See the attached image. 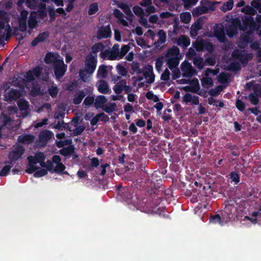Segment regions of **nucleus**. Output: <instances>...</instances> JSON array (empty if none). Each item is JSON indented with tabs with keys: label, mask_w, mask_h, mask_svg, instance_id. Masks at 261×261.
Returning <instances> with one entry per match:
<instances>
[{
	"label": "nucleus",
	"mask_w": 261,
	"mask_h": 261,
	"mask_svg": "<svg viewBox=\"0 0 261 261\" xmlns=\"http://www.w3.org/2000/svg\"><path fill=\"white\" fill-rule=\"evenodd\" d=\"M97 62V55H93L91 53L87 55L85 60V68L79 71L80 77L83 81L86 82L87 74H92L94 72Z\"/></svg>",
	"instance_id": "obj_1"
},
{
	"label": "nucleus",
	"mask_w": 261,
	"mask_h": 261,
	"mask_svg": "<svg viewBox=\"0 0 261 261\" xmlns=\"http://www.w3.org/2000/svg\"><path fill=\"white\" fill-rule=\"evenodd\" d=\"M234 201H228L221 212V216L224 222L234 220L237 216V208L234 206Z\"/></svg>",
	"instance_id": "obj_2"
},
{
	"label": "nucleus",
	"mask_w": 261,
	"mask_h": 261,
	"mask_svg": "<svg viewBox=\"0 0 261 261\" xmlns=\"http://www.w3.org/2000/svg\"><path fill=\"white\" fill-rule=\"evenodd\" d=\"M54 72L57 80H60L65 74L67 65L65 64L63 60H58L53 65Z\"/></svg>",
	"instance_id": "obj_3"
},
{
	"label": "nucleus",
	"mask_w": 261,
	"mask_h": 261,
	"mask_svg": "<svg viewBox=\"0 0 261 261\" xmlns=\"http://www.w3.org/2000/svg\"><path fill=\"white\" fill-rule=\"evenodd\" d=\"M242 27L240 30L243 31H246L248 28L251 31L258 30L260 28L259 24H256L252 16H246L242 18Z\"/></svg>",
	"instance_id": "obj_4"
},
{
	"label": "nucleus",
	"mask_w": 261,
	"mask_h": 261,
	"mask_svg": "<svg viewBox=\"0 0 261 261\" xmlns=\"http://www.w3.org/2000/svg\"><path fill=\"white\" fill-rule=\"evenodd\" d=\"M25 149L23 146H17L13 150L10 151L8 154V161L4 162L5 164H11L12 162L20 159L24 152Z\"/></svg>",
	"instance_id": "obj_5"
},
{
	"label": "nucleus",
	"mask_w": 261,
	"mask_h": 261,
	"mask_svg": "<svg viewBox=\"0 0 261 261\" xmlns=\"http://www.w3.org/2000/svg\"><path fill=\"white\" fill-rule=\"evenodd\" d=\"M244 53V50L236 49L232 53L231 57L234 59L239 60L243 65H246L248 64L249 60L252 58V55L251 54L244 55L243 54Z\"/></svg>",
	"instance_id": "obj_6"
},
{
	"label": "nucleus",
	"mask_w": 261,
	"mask_h": 261,
	"mask_svg": "<svg viewBox=\"0 0 261 261\" xmlns=\"http://www.w3.org/2000/svg\"><path fill=\"white\" fill-rule=\"evenodd\" d=\"M21 96V92L20 91L12 88L4 94V100L6 101L12 102L18 99Z\"/></svg>",
	"instance_id": "obj_7"
},
{
	"label": "nucleus",
	"mask_w": 261,
	"mask_h": 261,
	"mask_svg": "<svg viewBox=\"0 0 261 261\" xmlns=\"http://www.w3.org/2000/svg\"><path fill=\"white\" fill-rule=\"evenodd\" d=\"M214 33V36L217 38L219 42L224 43L226 41L225 30L222 25H221L220 27L216 26L215 27Z\"/></svg>",
	"instance_id": "obj_8"
},
{
	"label": "nucleus",
	"mask_w": 261,
	"mask_h": 261,
	"mask_svg": "<svg viewBox=\"0 0 261 261\" xmlns=\"http://www.w3.org/2000/svg\"><path fill=\"white\" fill-rule=\"evenodd\" d=\"M53 137V133L49 130L45 129L40 132L38 138L41 143L46 144Z\"/></svg>",
	"instance_id": "obj_9"
},
{
	"label": "nucleus",
	"mask_w": 261,
	"mask_h": 261,
	"mask_svg": "<svg viewBox=\"0 0 261 261\" xmlns=\"http://www.w3.org/2000/svg\"><path fill=\"white\" fill-rule=\"evenodd\" d=\"M112 32L110 25L101 27L97 32V37L99 39L108 38L111 36Z\"/></svg>",
	"instance_id": "obj_10"
},
{
	"label": "nucleus",
	"mask_w": 261,
	"mask_h": 261,
	"mask_svg": "<svg viewBox=\"0 0 261 261\" xmlns=\"http://www.w3.org/2000/svg\"><path fill=\"white\" fill-rule=\"evenodd\" d=\"M115 3L118 8L121 9L123 11L129 16L127 17V19L129 21H132L133 14L128 6L127 4L123 3L119 1H115Z\"/></svg>",
	"instance_id": "obj_11"
},
{
	"label": "nucleus",
	"mask_w": 261,
	"mask_h": 261,
	"mask_svg": "<svg viewBox=\"0 0 261 261\" xmlns=\"http://www.w3.org/2000/svg\"><path fill=\"white\" fill-rule=\"evenodd\" d=\"M144 76L147 78L149 77L147 83L151 84L154 82L155 76L153 72V67L150 65H148L145 70H143Z\"/></svg>",
	"instance_id": "obj_12"
},
{
	"label": "nucleus",
	"mask_w": 261,
	"mask_h": 261,
	"mask_svg": "<svg viewBox=\"0 0 261 261\" xmlns=\"http://www.w3.org/2000/svg\"><path fill=\"white\" fill-rule=\"evenodd\" d=\"M49 37V33L48 32H44L40 33L35 39L31 42L32 46H36L39 43L43 42Z\"/></svg>",
	"instance_id": "obj_13"
},
{
	"label": "nucleus",
	"mask_w": 261,
	"mask_h": 261,
	"mask_svg": "<svg viewBox=\"0 0 261 261\" xmlns=\"http://www.w3.org/2000/svg\"><path fill=\"white\" fill-rule=\"evenodd\" d=\"M96 86L98 91L102 94H107L110 91L108 84L105 80H101L99 81L98 83L96 84Z\"/></svg>",
	"instance_id": "obj_14"
},
{
	"label": "nucleus",
	"mask_w": 261,
	"mask_h": 261,
	"mask_svg": "<svg viewBox=\"0 0 261 261\" xmlns=\"http://www.w3.org/2000/svg\"><path fill=\"white\" fill-rule=\"evenodd\" d=\"M72 121L74 122V126L75 127V129H72L73 135L74 136H78L82 134L84 131L85 127L84 125H78L79 124V118L77 117L74 118L72 119Z\"/></svg>",
	"instance_id": "obj_15"
},
{
	"label": "nucleus",
	"mask_w": 261,
	"mask_h": 261,
	"mask_svg": "<svg viewBox=\"0 0 261 261\" xmlns=\"http://www.w3.org/2000/svg\"><path fill=\"white\" fill-rule=\"evenodd\" d=\"M17 140L19 143L29 144L34 141V136L31 134L21 135L18 136Z\"/></svg>",
	"instance_id": "obj_16"
},
{
	"label": "nucleus",
	"mask_w": 261,
	"mask_h": 261,
	"mask_svg": "<svg viewBox=\"0 0 261 261\" xmlns=\"http://www.w3.org/2000/svg\"><path fill=\"white\" fill-rule=\"evenodd\" d=\"M159 202H156L155 204L151 205L149 203L147 202L145 204V206L143 208V212L148 214L158 213V212L161 209V207L158 208V206Z\"/></svg>",
	"instance_id": "obj_17"
},
{
	"label": "nucleus",
	"mask_w": 261,
	"mask_h": 261,
	"mask_svg": "<svg viewBox=\"0 0 261 261\" xmlns=\"http://www.w3.org/2000/svg\"><path fill=\"white\" fill-rule=\"evenodd\" d=\"M202 29L201 24L198 21L195 22L191 27L190 32V36L192 38L196 37L198 34V31Z\"/></svg>",
	"instance_id": "obj_18"
},
{
	"label": "nucleus",
	"mask_w": 261,
	"mask_h": 261,
	"mask_svg": "<svg viewBox=\"0 0 261 261\" xmlns=\"http://www.w3.org/2000/svg\"><path fill=\"white\" fill-rule=\"evenodd\" d=\"M107 101V99L105 96L101 95L97 96L94 103V107L96 109L101 108L102 109Z\"/></svg>",
	"instance_id": "obj_19"
},
{
	"label": "nucleus",
	"mask_w": 261,
	"mask_h": 261,
	"mask_svg": "<svg viewBox=\"0 0 261 261\" xmlns=\"http://www.w3.org/2000/svg\"><path fill=\"white\" fill-rule=\"evenodd\" d=\"M110 56L108 57V60H115L119 56V45L115 44L113 46L111 50H109Z\"/></svg>",
	"instance_id": "obj_20"
},
{
	"label": "nucleus",
	"mask_w": 261,
	"mask_h": 261,
	"mask_svg": "<svg viewBox=\"0 0 261 261\" xmlns=\"http://www.w3.org/2000/svg\"><path fill=\"white\" fill-rule=\"evenodd\" d=\"M159 39L155 41L154 45L155 47H159L160 44L164 43L166 41V34L163 30H160L158 32Z\"/></svg>",
	"instance_id": "obj_21"
},
{
	"label": "nucleus",
	"mask_w": 261,
	"mask_h": 261,
	"mask_svg": "<svg viewBox=\"0 0 261 261\" xmlns=\"http://www.w3.org/2000/svg\"><path fill=\"white\" fill-rule=\"evenodd\" d=\"M177 43L179 46L186 48L190 44V39L187 36L181 35L177 40Z\"/></svg>",
	"instance_id": "obj_22"
},
{
	"label": "nucleus",
	"mask_w": 261,
	"mask_h": 261,
	"mask_svg": "<svg viewBox=\"0 0 261 261\" xmlns=\"http://www.w3.org/2000/svg\"><path fill=\"white\" fill-rule=\"evenodd\" d=\"M75 147L73 145H70L68 147H63L59 150L60 154L64 156L71 155L74 152Z\"/></svg>",
	"instance_id": "obj_23"
},
{
	"label": "nucleus",
	"mask_w": 261,
	"mask_h": 261,
	"mask_svg": "<svg viewBox=\"0 0 261 261\" xmlns=\"http://www.w3.org/2000/svg\"><path fill=\"white\" fill-rule=\"evenodd\" d=\"M125 83H126V80H121L114 86L113 90L116 94L119 95L122 93L125 86Z\"/></svg>",
	"instance_id": "obj_24"
},
{
	"label": "nucleus",
	"mask_w": 261,
	"mask_h": 261,
	"mask_svg": "<svg viewBox=\"0 0 261 261\" xmlns=\"http://www.w3.org/2000/svg\"><path fill=\"white\" fill-rule=\"evenodd\" d=\"M47 13L46 5L45 4H40L37 12L38 17L41 19H44L47 16Z\"/></svg>",
	"instance_id": "obj_25"
},
{
	"label": "nucleus",
	"mask_w": 261,
	"mask_h": 261,
	"mask_svg": "<svg viewBox=\"0 0 261 261\" xmlns=\"http://www.w3.org/2000/svg\"><path fill=\"white\" fill-rule=\"evenodd\" d=\"M86 93L83 90L79 91L78 93L74 95L72 102L75 105L80 104L85 97Z\"/></svg>",
	"instance_id": "obj_26"
},
{
	"label": "nucleus",
	"mask_w": 261,
	"mask_h": 261,
	"mask_svg": "<svg viewBox=\"0 0 261 261\" xmlns=\"http://www.w3.org/2000/svg\"><path fill=\"white\" fill-rule=\"evenodd\" d=\"M207 12V9L206 8L200 5L193 9L192 14L194 17H198Z\"/></svg>",
	"instance_id": "obj_27"
},
{
	"label": "nucleus",
	"mask_w": 261,
	"mask_h": 261,
	"mask_svg": "<svg viewBox=\"0 0 261 261\" xmlns=\"http://www.w3.org/2000/svg\"><path fill=\"white\" fill-rule=\"evenodd\" d=\"M3 116V121L0 126H2L4 128L5 126H11L12 125L14 120L8 115L4 113H2Z\"/></svg>",
	"instance_id": "obj_28"
},
{
	"label": "nucleus",
	"mask_w": 261,
	"mask_h": 261,
	"mask_svg": "<svg viewBox=\"0 0 261 261\" xmlns=\"http://www.w3.org/2000/svg\"><path fill=\"white\" fill-rule=\"evenodd\" d=\"M59 59H57L56 56L54 55V53L51 52L47 53L44 58V61L46 64H49L55 63Z\"/></svg>",
	"instance_id": "obj_29"
},
{
	"label": "nucleus",
	"mask_w": 261,
	"mask_h": 261,
	"mask_svg": "<svg viewBox=\"0 0 261 261\" xmlns=\"http://www.w3.org/2000/svg\"><path fill=\"white\" fill-rule=\"evenodd\" d=\"M108 75L107 66L105 65H101L98 68L97 76L98 77L105 79Z\"/></svg>",
	"instance_id": "obj_30"
},
{
	"label": "nucleus",
	"mask_w": 261,
	"mask_h": 261,
	"mask_svg": "<svg viewBox=\"0 0 261 261\" xmlns=\"http://www.w3.org/2000/svg\"><path fill=\"white\" fill-rule=\"evenodd\" d=\"M65 166L62 163H60L57 164L56 167L54 169L53 171L59 175L61 174H68L67 171H64L65 169Z\"/></svg>",
	"instance_id": "obj_31"
},
{
	"label": "nucleus",
	"mask_w": 261,
	"mask_h": 261,
	"mask_svg": "<svg viewBox=\"0 0 261 261\" xmlns=\"http://www.w3.org/2000/svg\"><path fill=\"white\" fill-rule=\"evenodd\" d=\"M17 106L21 111H27L29 108V102L24 99H19L17 101Z\"/></svg>",
	"instance_id": "obj_32"
},
{
	"label": "nucleus",
	"mask_w": 261,
	"mask_h": 261,
	"mask_svg": "<svg viewBox=\"0 0 261 261\" xmlns=\"http://www.w3.org/2000/svg\"><path fill=\"white\" fill-rule=\"evenodd\" d=\"M200 4L201 6L207 9V12L208 10L214 11L215 9V3H212L210 0H201Z\"/></svg>",
	"instance_id": "obj_33"
},
{
	"label": "nucleus",
	"mask_w": 261,
	"mask_h": 261,
	"mask_svg": "<svg viewBox=\"0 0 261 261\" xmlns=\"http://www.w3.org/2000/svg\"><path fill=\"white\" fill-rule=\"evenodd\" d=\"M202 86L205 88H208L214 85L213 79L210 77H204L201 80Z\"/></svg>",
	"instance_id": "obj_34"
},
{
	"label": "nucleus",
	"mask_w": 261,
	"mask_h": 261,
	"mask_svg": "<svg viewBox=\"0 0 261 261\" xmlns=\"http://www.w3.org/2000/svg\"><path fill=\"white\" fill-rule=\"evenodd\" d=\"M13 86L17 87H21L24 84V80L18 75L14 76L12 80Z\"/></svg>",
	"instance_id": "obj_35"
},
{
	"label": "nucleus",
	"mask_w": 261,
	"mask_h": 261,
	"mask_svg": "<svg viewBox=\"0 0 261 261\" xmlns=\"http://www.w3.org/2000/svg\"><path fill=\"white\" fill-rule=\"evenodd\" d=\"M226 33L229 37H232L238 33V30L231 24L226 25Z\"/></svg>",
	"instance_id": "obj_36"
},
{
	"label": "nucleus",
	"mask_w": 261,
	"mask_h": 261,
	"mask_svg": "<svg viewBox=\"0 0 261 261\" xmlns=\"http://www.w3.org/2000/svg\"><path fill=\"white\" fill-rule=\"evenodd\" d=\"M105 46L101 42H98L94 44L91 47V54L97 55L98 52L103 49Z\"/></svg>",
	"instance_id": "obj_37"
},
{
	"label": "nucleus",
	"mask_w": 261,
	"mask_h": 261,
	"mask_svg": "<svg viewBox=\"0 0 261 261\" xmlns=\"http://www.w3.org/2000/svg\"><path fill=\"white\" fill-rule=\"evenodd\" d=\"M180 20L184 23H188L191 19V15L190 12H183L180 15Z\"/></svg>",
	"instance_id": "obj_38"
},
{
	"label": "nucleus",
	"mask_w": 261,
	"mask_h": 261,
	"mask_svg": "<svg viewBox=\"0 0 261 261\" xmlns=\"http://www.w3.org/2000/svg\"><path fill=\"white\" fill-rule=\"evenodd\" d=\"M223 90V87L221 85L216 86L214 89H211L208 91V94L211 96H218Z\"/></svg>",
	"instance_id": "obj_39"
},
{
	"label": "nucleus",
	"mask_w": 261,
	"mask_h": 261,
	"mask_svg": "<svg viewBox=\"0 0 261 261\" xmlns=\"http://www.w3.org/2000/svg\"><path fill=\"white\" fill-rule=\"evenodd\" d=\"M233 6V1L228 0L227 2L224 3L223 6L221 7V10L225 12L227 11L230 10L232 9Z\"/></svg>",
	"instance_id": "obj_40"
},
{
	"label": "nucleus",
	"mask_w": 261,
	"mask_h": 261,
	"mask_svg": "<svg viewBox=\"0 0 261 261\" xmlns=\"http://www.w3.org/2000/svg\"><path fill=\"white\" fill-rule=\"evenodd\" d=\"M193 62L194 65L198 69H202L204 66L203 59L201 57H194Z\"/></svg>",
	"instance_id": "obj_41"
},
{
	"label": "nucleus",
	"mask_w": 261,
	"mask_h": 261,
	"mask_svg": "<svg viewBox=\"0 0 261 261\" xmlns=\"http://www.w3.org/2000/svg\"><path fill=\"white\" fill-rule=\"evenodd\" d=\"M210 221L214 223H219L221 225H223V222H224L222 216L221 217L219 214L212 216L210 218Z\"/></svg>",
	"instance_id": "obj_42"
},
{
	"label": "nucleus",
	"mask_w": 261,
	"mask_h": 261,
	"mask_svg": "<svg viewBox=\"0 0 261 261\" xmlns=\"http://www.w3.org/2000/svg\"><path fill=\"white\" fill-rule=\"evenodd\" d=\"M116 104L115 102H111L109 106L105 105L102 109V110L106 113L110 114L116 109Z\"/></svg>",
	"instance_id": "obj_43"
},
{
	"label": "nucleus",
	"mask_w": 261,
	"mask_h": 261,
	"mask_svg": "<svg viewBox=\"0 0 261 261\" xmlns=\"http://www.w3.org/2000/svg\"><path fill=\"white\" fill-rule=\"evenodd\" d=\"M59 89L56 85H53L48 88V93L53 98H55L58 94Z\"/></svg>",
	"instance_id": "obj_44"
},
{
	"label": "nucleus",
	"mask_w": 261,
	"mask_h": 261,
	"mask_svg": "<svg viewBox=\"0 0 261 261\" xmlns=\"http://www.w3.org/2000/svg\"><path fill=\"white\" fill-rule=\"evenodd\" d=\"M200 88L198 80L197 79L193 80V83L190 88L191 92L196 94L198 92H199Z\"/></svg>",
	"instance_id": "obj_45"
},
{
	"label": "nucleus",
	"mask_w": 261,
	"mask_h": 261,
	"mask_svg": "<svg viewBox=\"0 0 261 261\" xmlns=\"http://www.w3.org/2000/svg\"><path fill=\"white\" fill-rule=\"evenodd\" d=\"M241 69L240 64L238 62H232L229 65V70L231 71H238Z\"/></svg>",
	"instance_id": "obj_46"
},
{
	"label": "nucleus",
	"mask_w": 261,
	"mask_h": 261,
	"mask_svg": "<svg viewBox=\"0 0 261 261\" xmlns=\"http://www.w3.org/2000/svg\"><path fill=\"white\" fill-rule=\"evenodd\" d=\"M179 62L178 60L175 58H172L168 61V67L172 70L174 68L176 67L178 65Z\"/></svg>",
	"instance_id": "obj_47"
},
{
	"label": "nucleus",
	"mask_w": 261,
	"mask_h": 261,
	"mask_svg": "<svg viewBox=\"0 0 261 261\" xmlns=\"http://www.w3.org/2000/svg\"><path fill=\"white\" fill-rule=\"evenodd\" d=\"M98 10V4L96 3L91 4L89 8L88 14L90 15L95 14Z\"/></svg>",
	"instance_id": "obj_48"
},
{
	"label": "nucleus",
	"mask_w": 261,
	"mask_h": 261,
	"mask_svg": "<svg viewBox=\"0 0 261 261\" xmlns=\"http://www.w3.org/2000/svg\"><path fill=\"white\" fill-rule=\"evenodd\" d=\"M202 47L210 53H212L215 49V46L210 42H202Z\"/></svg>",
	"instance_id": "obj_49"
},
{
	"label": "nucleus",
	"mask_w": 261,
	"mask_h": 261,
	"mask_svg": "<svg viewBox=\"0 0 261 261\" xmlns=\"http://www.w3.org/2000/svg\"><path fill=\"white\" fill-rule=\"evenodd\" d=\"M12 166L10 165H6L4 167H3L1 171H0V176H6L9 173Z\"/></svg>",
	"instance_id": "obj_50"
},
{
	"label": "nucleus",
	"mask_w": 261,
	"mask_h": 261,
	"mask_svg": "<svg viewBox=\"0 0 261 261\" xmlns=\"http://www.w3.org/2000/svg\"><path fill=\"white\" fill-rule=\"evenodd\" d=\"M134 13L140 17H142L144 15V12L142 8L138 6H135L133 8Z\"/></svg>",
	"instance_id": "obj_51"
},
{
	"label": "nucleus",
	"mask_w": 261,
	"mask_h": 261,
	"mask_svg": "<svg viewBox=\"0 0 261 261\" xmlns=\"http://www.w3.org/2000/svg\"><path fill=\"white\" fill-rule=\"evenodd\" d=\"M257 95L253 93H251L248 96L251 103L254 105H257L259 102V99Z\"/></svg>",
	"instance_id": "obj_52"
},
{
	"label": "nucleus",
	"mask_w": 261,
	"mask_h": 261,
	"mask_svg": "<svg viewBox=\"0 0 261 261\" xmlns=\"http://www.w3.org/2000/svg\"><path fill=\"white\" fill-rule=\"evenodd\" d=\"M179 53V49L176 46H173L168 49L167 54L171 56H177Z\"/></svg>",
	"instance_id": "obj_53"
},
{
	"label": "nucleus",
	"mask_w": 261,
	"mask_h": 261,
	"mask_svg": "<svg viewBox=\"0 0 261 261\" xmlns=\"http://www.w3.org/2000/svg\"><path fill=\"white\" fill-rule=\"evenodd\" d=\"M251 5L253 8L256 9L260 13H261V2L260 0H254L252 1Z\"/></svg>",
	"instance_id": "obj_54"
},
{
	"label": "nucleus",
	"mask_w": 261,
	"mask_h": 261,
	"mask_svg": "<svg viewBox=\"0 0 261 261\" xmlns=\"http://www.w3.org/2000/svg\"><path fill=\"white\" fill-rule=\"evenodd\" d=\"M230 178L236 184H238L240 182V175L238 173L236 172H231L230 174Z\"/></svg>",
	"instance_id": "obj_55"
},
{
	"label": "nucleus",
	"mask_w": 261,
	"mask_h": 261,
	"mask_svg": "<svg viewBox=\"0 0 261 261\" xmlns=\"http://www.w3.org/2000/svg\"><path fill=\"white\" fill-rule=\"evenodd\" d=\"M47 174V171L45 169H37L34 173V175L36 177H40L43 176Z\"/></svg>",
	"instance_id": "obj_56"
},
{
	"label": "nucleus",
	"mask_w": 261,
	"mask_h": 261,
	"mask_svg": "<svg viewBox=\"0 0 261 261\" xmlns=\"http://www.w3.org/2000/svg\"><path fill=\"white\" fill-rule=\"evenodd\" d=\"M181 69L182 71H183V73L186 72V71H187V70H189V69L190 70L191 69V70H193V67L192 66L191 64H190L188 62H184L181 63Z\"/></svg>",
	"instance_id": "obj_57"
},
{
	"label": "nucleus",
	"mask_w": 261,
	"mask_h": 261,
	"mask_svg": "<svg viewBox=\"0 0 261 261\" xmlns=\"http://www.w3.org/2000/svg\"><path fill=\"white\" fill-rule=\"evenodd\" d=\"M94 101V97L93 96H87L83 102V104L86 106H90Z\"/></svg>",
	"instance_id": "obj_58"
},
{
	"label": "nucleus",
	"mask_w": 261,
	"mask_h": 261,
	"mask_svg": "<svg viewBox=\"0 0 261 261\" xmlns=\"http://www.w3.org/2000/svg\"><path fill=\"white\" fill-rule=\"evenodd\" d=\"M0 20L9 22L10 18L8 16V13L4 10H0Z\"/></svg>",
	"instance_id": "obj_59"
},
{
	"label": "nucleus",
	"mask_w": 261,
	"mask_h": 261,
	"mask_svg": "<svg viewBox=\"0 0 261 261\" xmlns=\"http://www.w3.org/2000/svg\"><path fill=\"white\" fill-rule=\"evenodd\" d=\"M28 24L29 28L33 29L36 27L37 24V21L35 18L31 17L28 20Z\"/></svg>",
	"instance_id": "obj_60"
},
{
	"label": "nucleus",
	"mask_w": 261,
	"mask_h": 261,
	"mask_svg": "<svg viewBox=\"0 0 261 261\" xmlns=\"http://www.w3.org/2000/svg\"><path fill=\"white\" fill-rule=\"evenodd\" d=\"M237 108L241 112H243L245 110V103L240 99H238L236 102Z\"/></svg>",
	"instance_id": "obj_61"
},
{
	"label": "nucleus",
	"mask_w": 261,
	"mask_h": 261,
	"mask_svg": "<svg viewBox=\"0 0 261 261\" xmlns=\"http://www.w3.org/2000/svg\"><path fill=\"white\" fill-rule=\"evenodd\" d=\"M129 49V47L127 45H123L121 48V51L119 52L120 58H122L123 57L127 54Z\"/></svg>",
	"instance_id": "obj_62"
},
{
	"label": "nucleus",
	"mask_w": 261,
	"mask_h": 261,
	"mask_svg": "<svg viewBox=\"0 0 261 261\" xmlns=\"http://www.w3.org/2000/svg\"><path fill=\"white\" fill-rule=\"evenodd\" d=\"M116 67L118 73L122 76H125L127 74V71L123 65H118Z\"/></svg>",
	"instance_id": "obj_63"
},
{
	"label": "nucleus",
	"mask_w": 261,
	"mask_h": 261,
	"mask_svg": "<svg viewBox=\"0 0 261 261\" xmlns=\"http://www.w3.org/2000/svg\"><path fill=\"white\" fill-rule=\"evenodd\" d=\"M253 93L255 94L259 97H261V85L259 84H255L253 88Z\"/></svg>",
	"instance_id": "obj_64"
}]
</instances>
